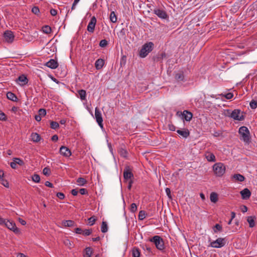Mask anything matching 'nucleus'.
Listing matches in <instances>:
<instances>
[{"instance_id":"nucleus-1","label":"nucleus","mask_w":257,"mask_h":257,"mask_svg":"<svg viewBox=\"0 0 257 257\" xmlns=\"http://www.w3.org/2000/svg\"><path fill=\"white\" fill-rule=\"evenodd\" d=\"M243 112H241L240 110L236 109L232 112L230 110H227L225 115L229 117L232 118L236 120H243L244 119V116L243 114Z\"/></svg>"},{"instance_id":"nucleus-2","label":"nucleus","mask_w":257,"mask_h":257,"mask_svg":"<svg viewBox=\"0 0 257 257\" xmlns=\"http://www.w3.org/2000/svg\"><path fill=\"white\" fill-rule=\"evenodd\" d=\"M154 43L152 42H148L143 45L139 52V56L141 58L146 57L149 53L151 52L154 48Z\"/></svg>"},{"instance_id":"nucleus-3","label":"nucleus","mask_w":257,"mask_h":257,"mask_svg":"<svg viewBox=\"0 0 257 257\" xmlns=\"http://www.w3.org/2000/svg\"><path fill=\"white\" fill-rule=\"evenodd\" d=\"M149 241L154 243L156 248L160 250L164 249V241L163 238L158 235H155L149 239Z\"/></svg>"},{"instance_id":"nucleus-4","label":"nucleus","mask_w":257,"mask_h":257,"mask_svg":"<svg viewBox=\"0 0 257 257\" xmlns=\"http://www.w3.org/2000/svg\"><path fill=\"white\" fill-rule=\"evenodd\" d=\"M238 132L241 137V139L243 140L244 142L246 143L250 142V133L247 127L245 126H241L239 128Z\"/></svg>"},{"instance_id":"nucleus-5","label":"nucleus","mask_w":257,"mask_h":257,"mask_svg":"<svg viewBox=\"0 0 257 257\" xmlns=\"http://www.w3.org/2000/svg\"><path fill=\"white\" fill-rule=\"evenodd\" d=\"M214 174L218 177H221L225 172V167L221 163L215 164L213 166Z\"/></svg>"},{"instance_id":"nucleus-6","label":"nucleus","mask_w":257,"mask_h":257,"mask_svg":"<svg viewBox=\"0 0 257 257\" xmlns=\"http://www.w3.org/2000/svg\"><path fill=\"white\" fill-rule=\"evenodd\" d=\"M226 240L224 238H218L216 240L210 243V245L215 248H220L225 245Z\"/></svg>"},{"instance_id":"nucleus-7","label":"nucleus","mask_w":257,"mask_h":257,"mask_svg":"<svg viewBox=\"0 0 257 257\" xmlns=\"http://www.w3.org/2000/svg\"><path fill=\"white\" fill-rule=\"evenodd\" d=\"M3 225H5L9 229L13 230L15 233H18L20 231L19 229L16 227V224L13 221H10L9 220L6 221L5 220V223Z\"/></svg>"},{"instance_id":"nucleus-8","label":"nucleus","mask_w":257,"mask_h":257,"mask_svg":"<svg viewBox=\"0 0 257 257\" xmlns=\"http://www.w3.org/2000/svg\"><path fill=\"white\" fill-rule=\"evenodd\" d=\"M153 11L154 14H155L159 18L161 19H167L169 18L167 13L163 10L155 9Z\"/></svg>"},{"instance_id":"nucleus-9","label":"nucleus","mask_w":257,"mask_h":257,"mask_svg":"<svg viewBox=\"0 0 257 257\" xmlns=\"http://www.w3.org/2000/svg\"><path fill=\"white\" fill-rule=\"evenodd\" d=\"M95 117L99 126L101 128H103V119L101 116V113L97 107H96L95 109Z\"/></svg>"},{"instance_id":"nucleus-10","label":"nucleus","mask_w":257,"mask_h":257,"mask_svg":"<svg viewBox=\"0 0 257 257\" xmlns=\"http://www.w3.org/2000/svg\"><path fill=\"white\" fill-rule=\"evenodd\" d=\"M96 21V19L94 16L91 18L90 21L89 22L87 28V30L88 32L91 33H93L94 32Z\"/></svg>"},{"instance_id":"nucleus-11","label":"nucleus","mask_w":257,"mask_h":257,"mask_svg":"<svg viewBox=\"0 0 257 257\" xmlns=\"http://www.w3.org/2000/svg\"><path fill=\"white\" fill-rule=\"evenodd\" d=\"M4 37L6 41L8 43L13 42L14 39V35L11 31H6L4 34Z\"/></svg>"},{"instance_id":"nucleus-12","label":"nucleus","mask_w":257,"mask_h":257,"mask_svg":"<svg viewBox=\"0 0 257 257\" xmlns=\"http://www.w3.org/2000/svg\"><path fill=\"white\" fill-rule=\"evenodd\" d=\"M123 177L125 180H128L134 177V175L130 170L128 167H125L123 171Z\"/></svg>"},{"instance_id":"nucleus-13","label":"nucleus","mask_w":257,"mask_h":257,"mask_svg":"<svg viewBox=\"0 0 257 257\" xmlns=\"http://www.w3.org/2000/svg\"><path fill=\"white\" fill-rule=\"evenodd\" d=\"M28 81L27 77L24 74L20 75L16 80L17 82L19 83V84L22 86L27 84Z\"/></svg>"},{"instance_id":"nucleus-14","label":"nucleus","mask_w":257,"mask_h":257,"mask_svg":"<svg viewBox=\"0 0 257 257\" xmlns=\"http://www.w3.org/2000/svg\"><path fill=\"white\" fill-rule=\"evenodd\" d=\"M60 153L63 156L68 157L71 155L70 150L65 146H62L60 149Z\"/></svg>"},{"instance_id":"nucleus-15","label":"nucleus","mask_w":257,"mask_h":257,"mask_svg":"<svg viewBox=\"0 0 257 257\" xmlns=\"http://www.w3.org/2000/svg\"><path fill=\"white\" fill-rule=\"evenodd\" d=\"M240 194L243 199H248L251 196V192L248 188H244L240 191Z\"/></svg>"},{"instance_id":"nucleus-16","label":"nucleus","mask_w":257,"mask_h":257,"mask_svg":"<svg viewBox=\"0 0 257 257\" xmlns=\"http://www.w3.org/2000/svg\"><path fill=\"white\" fill-rule=\"evenodd\" d=\"M45 65L49 68L54 69L58 66V63L55 60L51 59L46 63Z\"/></svg>"},{"instance_id":"nucleus-17","label":"nucleus","mask_w":257,"mask_h":257,"mask_svg":"<svg viewBox=\"0 0 257 257\" xmlns=\"http://www.w3.org/2000/svg\"><path fill=\"white\" fill-rule=\"evenodd\" d=\"M182 115H183V117L188 121H190L193 116L192 113L188 110H184L182 113Z\"/></svg>"},{"instance_id":"nucleus-18","label":"nucleus","mask_w":257,"mask_h":257,"mask_svg":"<svg viewBox=\"0 0 257 257\" xmlns=\"http://www.w3.org/2000/svg\"><path fill=\"white\" fill-rule=\"evenodd\" d=\"M177 132L178 134H179L180 135H181V136L185 138H187L190 134L188 130L186 128L183 130H178L177 131Z\"/></svg>"},{"instance_id":"nucleus-19","label":"nucleus","mask_w":257,"mask_h":257,"mask_svg":"<svg viewBox=\"0 0 257 257\" xmlns=\"http://www.w3.org/2000/svg\"><path fill=\"white\" fill-rule=\"evenodd\" d=\"M104 64V61L102 59H97L95 63V67L97 70H99L102 68Z\"/></svg>"},{"instance_id":"nucleus-20","label":"nucleus","mask_w":257,"mask_h":257,"mask_svg":"<svg viewBox=\"0 0 257 257\" xmlns=\"http://www.w3.org/2000/svg\"><path fill=\"white\" fill-rule=\"evenodd\" d=\"M205 156L208 161L212 162H215V157L213 153L210 152H206Z\"/></svg>"},{"instance_id":"nucleus-21","label":"nucleus","mask_w":257,"mask_h":257,"mask_svg":"<svg viewBox=\"0 0 257 257\" xmlns=\"http://www.w3.org/2000/svg\"><path fill=\"white\" fill-rule=\"evenodd\" d=\"M175 78L178 81H182L184 79V75L183 72L180 71L176 73L175 75Z\"/></svg>"},{"instance_id":"nucleus-22","label":"nucleus","mask_w":257,"mask_h":257,"mask_svg":"<svg viewBox=\"0 0 257 257\" xmlns=\"http://www.w3.org/2000/svg\"><path fill=\"white\" fill-rule=\"evenodd\" d=\"M7 97L9 99L15 102L17 101L18 99L17 96L11 92H8L7 93Z\"/></svg>"},{"instance_id":"nucleus-23","label":"nucleus","mask_w":257,"mask_h":257,"mask_svg":"<svg viewBox=\"0 0 257 257\" xmlns=\"http://www.w3.org/2000/svg\"><path fill=\"white\" fill-rule=\"evenodd\" d=\"M255 217L254 216H248L247 219V221L249 223V226L250 227H253L255 225Z\"/></svg>"},{"instance_id":"nucleus-24","label":"nucleus","mask_w":257,"mask_h":257,"mask_svg":"<svg viewBox=\"0 0 257 257\" xmlns=\"http://www.w3.org/2000/svg\"><path fill=\"white\" fill-rule=\"evenodd\" d=\"M31 138H32V140L33 142H38L40 141V139H41V137L40 136L37 134V133H33L32 134H31Z\"/></svg>"},{"instance_id":"nucleus-25","label":"nucleus","mask_w":257,"mask_h":257,"mask_svg":"<svg viewBox=\"0 0 257 257\" xmlns=\"http://www.w3.org/2000/svg\"><path fill=\"white\" fill-rule=\"evenodd\" d=\"M210 199L212 202L216 203L218 201V195L215 192H212L210 194Z\"/></svg>"},{"instance_id":"nucleus-26","label":"nucleus","mask_w":257,"mask_h":257,"mask_svg":"<svg viewBox=\"0 0 257 257\" xmlns=\"http://www.w3.org/2000/svg\"><path fill=\"white\" fill-rule=\"evenodd\" d=\"M92 253V249L90 247H87L85 249L84 257H91Z\"/></svg>"},{"instance_id":"nucleus-27","label":"nucleus","mask_w":257,"mask_h":257,"mask_svg":"<svg viewBox=\"0 0 257 257\" xmlns=\"http://www.w3.org/2000/svg\"><path fill=\"white\" fill-rule=\"evenodd\" d=\"M109 19L110 21L113 23H116L117 21V17L114 11H112L110 13V16H109Z\"/></svg>"},{"instance_id":"nucleus-28","label":"nucleus","mask_w":257,"mask_h":257,"mask_svg":"<svg viewBox=\"0 0 257 257\" xmlns=\"http://www.w3.org/2000/svg\"><path fill=\"white\" fill-rule=\"evenodd\" d=\"M233 178L239 182H242L244 180L245 178L241 174H234L233 176Z\"/></svg>"},{"instance_id":"nucleus-29","label":"nucleus","mask_w":257,"mask_h":257,"mask_svg":"<svg viewBox=\"0 0 257 257\" xmlns=\"http://www.w3.org/2000/svg\"><path fill=\"white\" fill-rule=\"evenodd\" d=\"M78 94L80 96V98L81 100H85L86 99V91L83 89L79 90L78 91Z\"/></svg>"},{"instance_id":"nucleus-30","label":"nucleus","mask_w":257,"mask_h":257,"mask_svg":"<svg viewBox=\"0 0 257 257\" xmlns=\"http://www.w3.org/2000/svg\"><path fill=\"white\" fill-rule=\"evenodd\" d=\"M76 182L79 186H83L87 182L86 179L82 177L78 178Z\"/></svg>"},{"instance_id":"nucleus-31","label":"nucleus","mask_w":257,"mask_h":257,"mask_svg":"<svg viewBox=\"0 0 257 257\" xmlns=\"http://www.w3.org/2000/svg\"><path fill=\"white\" fill-rule=\"evenodd\" d=\"M108 230V226L106 222L103 221L102 222L101 226V231L103 233H105Z\"/></svg>"},{"instance_id":"nucleus-32","label":"nucleus","mask_w":257,"mask_h":257,"mask_svg":"<svg viewBox=\"0 0 257 257\" xmlns=\"http://www.w3.org/2000/svg\"><path fill=\"white\" fill-rule=\"evenodd\" d=\"M132 254L133 257H140V252L139 249L137 247H134L132 250Z\"/></svg>"},{"instance_id":"nucleus-33","label":"nucleus","mask_w":257,"mask_h":257,"mask_svg":"<svg viewBox=\"0 0 257 257\" xmlns=\"http://www.w3.org/2000/svg\"><path fill=\"white\" fill-rule=\"evenodd\" d=\"M74 222L71 220H65L63 222V224L65 226L71 227L74 225Z\"/></svg>"},{"instance_id":"nucleus-34","label":"nucleus","mask_w":257,"mask_h":257,"mask_svg":"<svg viewBox=\"0 0 257 257\" xmlns=\"http://www.w3.org/2000/svg\"><path fill=\"white\" fill-rule=\"evenodd\" d=\"M42 31L45 34H50L51 32V28L50 26L46 25L42 27Z\"/></svg>"},{"instance_id":"nucleus-35","label":"nucleus","mask_w":257,"mask_h":257,"mask_svg":"<svg viewBox=\"0 0 257 257\" xmlns=\"http://www.w3.org/2000/svg\"><path fill=\"white\" fill-rule=\"evenodd\" d=\"M146 217V212L144 210H141L139 212L138 218L140 220H142Z\"/></svg>"},{"instance_id":"nucleus-36","label":"nucleus","mask_w":257,"mask_h":257,"mask_svg":"<svg viewBox=\"0 0 257 257\" xmlns=\"http://www.w3.org/2000/svg\"><path fill=\"white\" fill-rule=\"evenodd\" d=\"M50 126L52 129H57L59 127V123L56 121H52L50 122Z\"/></svg>"},{"instance_id":"nucleus-37","label":"nucleus","mask_w":257,"mask_h":257,"mask_svg":"<svg viewBox=\"0 0 257 257\" xmlns=\"http://www.w3.org/2000/svg\"><path fill=\"white\" fill-rule=\"evenodd\" d=\"M32 179L34 182L39 183L40 181V177L39 175L35 174L32 176Z\"/></svg>"},{"instance_id":"nucleus-38","label":"nucleus","mask_w":257,"mask_h":257,"mask_svg":"<svg viewBox=\"0 0 257 257\" xmlns=\"http://www.w3.org/2000/svg\"><path fill=\"white\" fill-rule=\"evenodd\" d=\"M166 57V54L165 52L161 53L156 58V61H161L164 58Z\"/></svg>"},{"instance_id":"nucleus-39","label":"nucleus","mask_w":257,"mask_h":257,"mask_svg":"<svg viewBox=\"0 0 257 257\" xmlns=\"http://www.w3.org/2000/svg\"><path fill=\"white\" fill-rule=\"evenodd\" d=\"M220 95L225 97V98H226L227 99H230L233 96V93H231V92H228V93H226V94H220Z\"/></svg>"},{"instance_id":"nucleus-40","label":"nucleus","mask_w":257,"mask_h":257,"mask_svg":"<svg viewBox=\"0 0 257 257\" xmlns=\"http://www.w3.org/2000/svg\"><path fill=\"white\" fill-rule=\"evenodd\" d=\"M43 173L44 175L49 176L51 174V170L49 168L45 167L43 170Z\"/></svg>"},{"instance_id":"nucleus-41","label":"nucleus","mask_w":257,"mask_h":257,"mask_svg":"<svg viewBox=\"0 0 257 257\" xmlns=\"http://www.w3.org/2000/svg\"><path fill=\"white\" fill-rule=\"evenodd\" d=\"M249 105L252 109H255L257 107V101L252 100L249 103Z\"/></svg>"},{"instance_id":"nucleus-42","label":"nucleus","mask_w":257,"mask_h":257,"mask_svg":"<svg viewBox=\"0 0 257 257\" xmlns=\"http://www.w3.org/2000/svg\"><path fill=\"white\" fill-rule=\"evenodd\" d=\"M14 159V161L16 162V163H17V165L18 164L20 166H23L24 165V161L22 160H21V159L18 158H15Z\"/></svg>"},{"instance_id":"nucleus-43","label":"nucleus","mask_w":257,"mask_h":257,"mask_svg":"<svg viewBox=\"0 0 257 257\" xmlns=\"http://www.w3.org/2000/svg\"><path fill=\"white\" fill-rule=\"evenodd\" d=\"M137 210V206L136 205V203H132L131 205V208H130V211L132 212H135Z\"/></svg>"},{"instance_id":"nucleus-44","label":"nucleus","mask_w":257,"mask_h":257,"mask_svg":"<svg viewBox=\"0 0 257 257\" xmlns=\"http://www.w3.org/2000/svg\"><path fill=\"white\" fill-rule=\"evenodd\" d=\"M107 44H108V42L105 39L101 40L100 43H99V46L101 47H106L107 45Z\"/></svg>"},{"instance_id":"nucleus-45","label":"nucleus","mask_w":257,"mask_h":257,"mask_svg":"<svg viewBox=\"0 0 257 257\" xmlns=\"http://www.w3.org/2000/svg\"><path fill=\"white\" fill-rule=\"evenodd\" d=\"M0 181L1 182V183L2 185H3L5 187L8 188L9 187V182L5 180L4 178H2V179L0 180Z\"/></svg>"},{"instance_id":"nucleus-46","label":"nucleus","mask_w":257,"mask_h":257,"mask_svg":"<svg viewBox=\"0 0 257 257\" xmlns=\"http://www.w3.org/2000/svg\"><path fill=\"white\" fill-rule=\"evenodd\" d=\"M39 115L41 117L44 116L46 114V111L45 109L41 108L38 111Z\"/></svg>"},{"instance_id":"nucleus-47","label":"nucleus","mask_w":257,"mask_h":257,"mask_svg":"<svg viewBox=\"0 0 257 257\" xmlns=\"http://www.w3.org/2000/svg\"><path fill=\"white\" fill-rule=\"evenodd\" d=\"M88 221H89V223L90 225L91 226V225H93V224L95 223V222L96 221L95 216H91V217H90L88 219Z\"/></svg>"},{"instance_id":"nucleus-48","label":"nucleus","mask_w":257,"mask_h":257,"mask_svg":"<svg viewBox=\"0 0 257 257\" xmlns=\"http://www.w3.org/2000/svg\"><path fill=\"white\" fill-rule=\"evenodd\" d=\"M91 233H92L91 229H85L84 230H83L82 234H83L85 236H88V235H89L90 234H91Z\"/></svg>"},{"instance_id":"nucleus-49","label":"nucleus","mask_w":257,"mask_h":257,"mask_svg":"<svg viewBox=\"0 0 257 257\" xmlns=\"http://www.w3.org/2000/svg\"><path fill=\"white\" fill-rule=\"evenodd\" d=\"M222 226L221 225H220V224H216L214 227V229H213V230L214 231V232H216V230H215V229L218 231H221L222 230Z\"/></svg>"},{"instance_id":"nucleus-50","label":"nucleus","mask_w":257,"mask_h":257,"mask_svg":"<svg viewBox=\"0 0 257 257\" xmlns=\"http://www.w3.org/2000/svg\"><path fill=\"white\" fill-rule=\"evenodd\" d=\"M32 12L33 13L37 15L38 14L39 12H40V10H39V9L38 7H34L32 9Z\"/></svg>"},{"instance_id":"nucleus-51","label":"nucleus","mask_w":257,"mask_h":257,"mask_svg":"<svg viewBox=\"0 0 257 257\" xmlns=\"http://www.w3.org/2000/svg\"><path fill=\"white\" fill-rule=\"evenodd\" d=\"M165 191H166V193L168 197L170 199H172V197L170 189L169 188H166V189H165Z\"/></svg>"},{"instance_id":"nucleus-52","label":"nucleus","mask_w":257,"mask_h":257,"mask_svg":"<svg viewBox=\"0 0 257 257\" xmlns=\"http://www.w3.org/2000/svg\"><path fill=\"white\" fill-rule=\"evenodd\" d=\"M6 119L7 118L6 114L2 111H0V120H6Z\"/></svg>"},{"instance_id":"nucleus-53","label":"nucleus","mask_w":257,"mask_h":257,"mask_svg":"<svg viewBox=\"0 0 257 257\" xmlns=\"http://www.w3.org/2000/svg\"><path fill=\"white\" fill-rule=\"evenodd\" d=\"M57 197H58L60 199H63L65 198V195L63 193L58 192L56 195Z\"/></svg>"},{"instance_id":"nucleus-54","label":"nucleus","mask_w":257,"mask_h":257,"mask_svg":"<svg viewBox=\"0 0 257 257\" xmlns=\"http://www.w3.org/2000/svg\"><path fill=\"white\" fill-rule=\"evenodd\" d=\"M79 192L81 195H85L88 193L87 190L85 188H81L79 190Z\"/></svg>"},{"instance_id":"nucleus-55","label":"nucleus","mask_w":257,"mask_h":257,"mask_svg":"<svg viewBox=\"0 0 257 257\" xmlns=\"http://www.w3.org/2000/svg\"><path fill=\"white\" fill-rule=\"evenodd\" d=\"M64 243L66 245L70 247H71V246H72V243H71L69 239H66L64 240Z\"/></svg>"},{"instance_id":"nucleus-56","label":"nucleus","mask_w":257,"mask_h":257,"mask_svg":"<svg viewBox=\"0 0 257 257\" xmlns=\"http://www.w3.org/2000/svg\"><path fill=\"white\" fill-rule=\"evenodd\" d=\"M75 232L77 234H82L83 230L81 228L78 227L75 229Z\"/></svg>"},{"instance_id":"nucleus-57","label":"nucleus","mask_w":257,"mask_h":257,"mask_svg":"<svg viewBox=\"0 0 257 257\" xmlns=\"http://www.w3.org/2000/svg\"><path fill=\"white\" fill-rule=\"evenodd\" d=\"M10 165L13 169H16L17 167V164L14 161L11 163Z\"/></svg>"},{"instance_id":"nucleus-58","label":"nucleus","mask_w":257,"mask_h":257,"mask_svg":"<svg viewBox=\"0 0 257 257\" xmlns=\"http://www.w3.org/2000/svg\"><path fill=\"white\" fill-rule=\"evenodd\" d=\"M50 14L52 16H55L57 15V12L56 10L52 9L50 10Z\"/></svg>"},{"instance_id":"nucleus-59","label":"nucleus","mask_w":257,"mask_h":257,"mask_svg":"<svg viewBox=\"0 0 257 257\" xmlns=\"http://www.w3.org/2000/svg\"><path fill=\"white\" fill-rule=\"evenodd\" d=\"M241 210L242 212H246L247 211V207L245 205H242L241 206Z\"/></svg>"},{"instance_id":"nucleus-60","label":"nucleus","mask_w":257,"mask_h":257,"mask_svg":"<svg viewBox=\"0 0 257 257\" xmlns=\"http://www.w3.org/2000/svg\"><path fill=\"white\" fill-rule=\"evenodd\" d=\"M45 185L47 186V187H50V188H53V185L52 183H50V182L49 181H46L45 183Z\"/></svg>"},{"instance_id":"nucleus-61","label":"nucleus","mask_w":257,"mask_h":257,"mask_svg":"<svg viewBox=\"0 0 257 257\" xmlns=\"http://www.w3.org/2000/svg\"><path fill=\"white\" fill-rule=\"evenodd\" d=\"M168 126H169V130L170 131H174L175 130V126L173 124H169Z\"/></svg>"},{"instance_id":"nucleus-62","label":"nucleus","mask_w":257,"mask_h":257,"mask_svg":"<svg viewBox=\"0 0 257 257\" xmlns=\"http://www.w3.org/2000/svg\"><path fill=\"white\" fill-rule=\"evenodd\" d=\"M18 220H19V222L23 225H24L26 224V221H25L24 220H23V219H22L21 218H19Z\"/></svg>"},{"instance_id":"nucleus-63","label":"nucleus","mask_w":257,"mask_h":257,"mask_svg":"<svg viewBox=\"0 0 257 257\" xmlns=\"http://www.w3.org/2000/svg\"><path fill=\"white\" fill-rule=\"evenodd\" d=\"M78 191L75 189H72L71 190V194L74 196L77 195L78 194Z\"/></svg>"},{"instance_id":"nucleus-64","label":"nucleus","mask_w":257,"mask_h":257,"mask_svg":"<svg viewBox=\"0 0 257 257\" xmlns=\"http://www.w3.org/2000/svg\"><path fill=\"white\" fill-rule=\"evenodd\" d=\"M51 140L54 142H56L57 141H58V137L57 135H53L51 138Z\"/></svg>"}]
</instances>
